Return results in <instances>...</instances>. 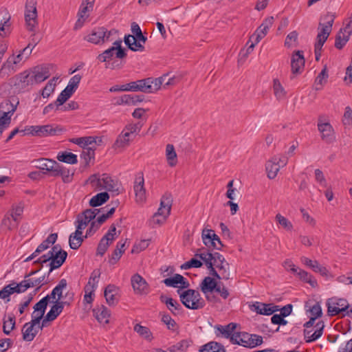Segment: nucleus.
Masks as SVG:
<instances>
[{"mask_svg":"<svg viewBox=\"0 0 352 352\" xmlns=\"http://www.w3.org/2000/svg\"><path fill=\"white\" fill-rule=\"evenodd\" d=\"M70 141L72 143L82 147L83 148L89 147V145L96 143L95 138L91 136L73 138Z\"/></svg>","mask_w":352,"mask_h":352,"instance_id":"nucleus-49","label":"nucleus"},{"mask_svg":"<svg viewBox=\"0 0 352 352\" xmlns=\"http://www.w3.org/2000/svg\"><path fill=\"white\" fill-rule=\"evenodd\" d=\"M67 282L66 279H61L58 284L53 289L54 292L58 296V298L56 300L60 301V298L63 296V290L67 287Z\"/></svg>","mask_w":352,"mask_h":352,"instance_id":"nucleus-62","label":"nucleus"},{"mask_svg":"<svg viewBox=\"0 0 352 352\" xmlns=\"http://www.w3.org/2000/svg\"><path fill=\"white\" fill-rule=\"evenodd\" d=\"M324 322L322 321L318 322L315 326V331L313 333L308 336L307 342H314L318 340L322 335L324 329Z\"/></svg>","mask_w":352,"mask_h":352,"instance_id":"nucleus-51","label":"nucleus"},{"mask_svg":"<svg viewBox=\"0 0 352 352\" xmlns=\"http://www.w3.org/2000/svg\"><path fill=\"white\" fill-rule=\"evenodd\" d=\"M328 73L327 67H324L322 71L319 73L315 80V89H322L323 85L327 82L328 78Z\"/></svg>","mask_w":352,"mask_h":352,"instance_id":"nucleus-46","label":"nucleus"},{"mask_svg":"<svg viewBox=\"0 0 352 352\" xmlns=\"http://www.w3.org/2000/svg\"><path fill=\"white\" fill-rule=\"evenodd\" d=\"M317 126L324 142L330 144L335 140L334 129L324 116L322 115L318 117Z\"/></svg>","mask_w":352,"mask_h":352,"instance_id":"nucleus-8","label":"nucleus"},{"mask_svg":"<svg viewBox=\"0 0 352 352\" xmlns=\"http://www.w3.org/2000/svg\"><path fill=\"white\" fill-rule=\"evenodd\" d=\"M56 158L59 162L69 164H76L78 163L77 155L67 151L59 152Z\"/></svg>","mask_w":352,"mask_h":352,"instance_id":"nucleus-34","label":"nucleus"},{"mask_svg":"<svg viewBox=\"0 0 352 352\" xmlns=\"http://www.w3.org/2000/svg\"><path fill=\"white\" fill-rule=\"evenodd\" d=\"M171 202L172 200L170 196L164 195L161 199L160 206L156 212H159L160 214L165 216L167 219L170 213Z\"/></svg>","mask_w":352,"mask_h":352,"instance_id":"nucleus-30","label":"nucleus"},{"mask_svg":"<svg viewBox=\"0 0 352 352\" xmlns=\"http://www.w3.org/2000/svg\"><path fill=\"white\" fill-rule=\"evenodd\" d=\"M46 283L47 281H45V275L38 278H26L21 281V284L24 292L32 287H36V292H37Z\"/></svg>","mask_w":352,"mask_h":352,"instance_id":"nucleus-24","label":"nucleus"},{"mask_svg":"<svg viewBox=\"0 0 352 352\" xmlns=\"http://www.w3.org/2000/svg\"><path fill=\"white\" fill-rule=\"evenodd\" d=\"M233 338L234 344H238L246 348L253 349L262 344L263 340L261 336L256 334H250L247 332H239L238 335Z\"/></svg>","mask_w":352,"mask_h":352,"instance_id":"nucleus-6","label":"nucleus"},{"mask_svg":"<svg viewBox=\"0 0 352 352\" xmlns=\"http://www.w3.org/2000/svg\"><path fill=\"white\" fill-rule=\"evenodd\" d=\"M55 66L53 64H46L34 67L32 69L34 81H36L37 84L45 81L50 76V71Z\"/></svg>","mask_w":352,"mask_h":352,"instance_id":"nucleus-17","label":"nucleus"},{"mask_svg":"<svg viewBox=\"0 0 352 352\" xmlns=\"http://www.w3.org/2000/svg\"><path fill=\"white\" fill-rule=\"evenodd\" d=\"M166 157L168 165L175 166L177 162V153L173 144H167L166 147Z\"/></svg>","mask_w":352,"mask_h":352,"instance_id":"nucleus-38","label":"nucleus"},{"mask_svg":"<svg viewBox=\"0 0 352 352\" xmlns=\"http://www.w3.org/2000/svg\"><path fill=\"white\" fill-rule=\"evenodd\" d=\"M23 205L21 203L18 204H13L12 206L11 210L8 213H9L14 221L19 223L21 216L23 212Z\"/></svg>","mask_w":352,"mask_h":352,"instance_id":"nucleus-47","label":"nucleus"},{"mask_svg":"<svg viewBox=\"0 0 352 352\" xmlns=\"http://www.w3.org/2000/svg\"><path fill=\"white\" fill-rule=\"evenodd\" d=\"M93 313L96 320L102 324H107L109 322L111 316L110 311L104 305H100L93 309Z\"/></svg>","mask_w":352,"mask_h":352,"instance_id":"nucleus-26","label":"nucleus"},{"mask_svg":"<svg viewBox=\"0 0 352 352\" xmlns=\"http://www.w3.org/2000/svg\"><path fill=\"white\" fill-rule=\"evenodd\" d=\"M99 212V209H87L83 212L80 213L75 221L77 232H79L78 230L80 231L84 230L88 223L96 218Z\"/></svg>","mask_w":352,"mask_h":352,"instance_id":"nucleus-13","label":"nucleus"},{"mask_svg":"<svg viewBox=\"0 0 352 352\" xmlns=\"http://www.w3.org/2000/svg\"><path fill=\"white\" fill-rule=\"evenodd\" d=\"M296 274L302 281L309 283L311 287H315L318 285L317 280L307 272L298 269Z\"/></svg>","mask_w":352,"mask_h":352,"instance_id":"nucleus-36","label":"nucleus"},{"mask_svg":"<svg viewBox=\"0 0 352 352\" xmlns=\"http://www.w3.org/2000/svg\"><path fill=\"white\" fill-rule=\"evenodd\" d=\"M116 50L111 47L109 49L104 50L102 53L98 56V59L100 62H107L112 59L114 54L116 55Z\"/></svg>","mask_w":352,"mask_h":352,"instance_id":"nucleus-54","label":"nucleus"},{"mask_svg":"<svg viewBox=\"0 0 352 352\" xmlns=\"http://www.w3.org/2000/svg\"><path fill=\"white\" fill-rule=\"evenodd\" d=\"M212 261L214 263H220V271L222 276L223 279L228 280L230 278V272L228 271L229 264L226 262L225 258L223 255H221L219 252L212 253Z\"/></svg>","mask_w":352,"mask_h":352,"instance_id":"nucleus-27","label":"nucleus"},{"mask_svg":"<svg viewBox=\"0 0 352 352\" xmlns=\"http://www.w3.org/2000/svg\"><path fill=\"white\" fill-rule=\"evenodd\" d=\"M94 2L95 0H83L80 6L77 16L87 19L89 16L88 13L93 10Z\"/></svg>","mask_w":352,"mask_h":352,"instance_id":"nucleus-33","label":"nucleus"},{"mask_svg":"<svg viewBox=\"0 0 352 352\" xmlns=\"http://www.w3.org/2000/svg\"><path fill=\"white\" fill-rule=\"evenodd\" d=\"M58 77H53L47 82L45 87L42 89L41 96L44 98H49L51 96V94L54 93L56 86V80H58Z\"/></svg>","mask_w":352,"mask_h":352,"instance_id":"nucleus-42","label":"nucleus"},{"mask_svg":"<svg viewBox=\"0 0 352 352\" xmlns=\"http://www.w3.org/2000/svg\"><path fill=\"white\" fill-rule=\"evenodd\" d=\"M15 316L13 315H9L8 319L3 318V331L6 335H9L12 330L15 327Z\"/></svg>","mask_w":352,"mask_h":352,"instance_id":"nucleus-50","label":"nucleus"},{"mask_svg":"<svg viewBox=\"0 0 352 352\" xmlns=\"http://www.w3.org/2000/svg\"><path fill=\"white\" fill-rule=\"evenodd\" d=\"M91 182L94 186H96L100 190L119 191L117 182L107 174H102L98 177L94 175L91 178Z\"/></svg>","mask_w":352,"mask_h":352,"instance_id":"nucleus-7","label":"nucleus"},{"mask_svg":"<svg viewBox=\"0 0 352 352\" xmlns=\"http://www.w3.org/2000/svg\"><path fill=\"white\" fill-rule=\"evenodd\" d=\"M280 168V165H278L276 162H274V159L272 157L268 160L265 165L268 178L271 179L275 178Z\"/></svg>","mask_w":352,"mask_h":352,"instance_id":"nucleus-35","label":"nucleus"},{"mask_svg":"<svg viewBox=\"0 0 352 352\" xmlns=\"http://www.w3.org/2000/svg\"><path fill=\"white\" fill-rule=\"evenodd\" d=\"M58 235L56 233L50 234L47 238L44 240L36 249V250L28 257H27L24 262H28L33 260L37 257L41 252L48 249L52 245H53L57 240Z\"/></svg>","mask_w":352,"mask_h":352,"instance_id":"nucleus-20","label":"nucleus"},{"mask_svg":"<svg viewBox=\"0 0 352 352\" xmlns=\"http://www.w3.org/2000/svg\"><path fill=\"white\" fill-rule=\"evenodd\" d=\"M336 19V14L328 12L322 16L321 19L323 22H320L318 25V33L316 36V42L318 45H324L327 40L331 30L332 26Z\"/></svg>","mask_w":352,"mask_h":352,"instance_id":"nucleus-4","label":"nucleus"},{"mask_svg":"<svg viewBox=\"0 0 352 352\" xmlns=\"http://www.w3.org/2000/svg\"><path fill=\"white\" fill-rule=\"evenodd\" d=\"M276 220L278 223L287 230H292L293 229V225L286 217H283L280 214L276 215Z\"/></svg>","mask_w":352,"mask_h":352,"instance_id":"nucleus-59","label":"nucleus"},{"mask_svg":"<svg viewBox=\"0 0 352 352\" xmlns=\"http://www.w3.org/2000/svg\"><path fill=\"white\" fill-rule=\"evenodd\" d=\"M129 143L130 142L128 140V139H126L122 135L120 134L114 142L113 148L115 149L123 148L128 146Z\"/></svg>","mask_w":352,"mask_h":352,"instance_id":"nucleus-63","label":"nucleus"},{"mask_svg":"<svg viewBox=\"0 0 352 352\" xmlns=\"http://www.w3.org/2000/svg\"><path fill=\"white\" fill-rule=\"evenodd\" d=\"M200 352H226L223 346L216 342H210L204 345L199 350Z\"/></svg>","mask_w":352,"mask_h":352,"instance_id":"nucleus-45","label":"nucleus"},{"mask_svg":"<svg viewBox=\"0 0 352 352\" xmlns=\"http://www.w3.org/2000/svg\"><path fill=\"white\" fill-rule=\"evenodd\" d=\"M163 283L168 287L179 288V290L181 289H186L190 286L188 281L179 274H176L172 277L165 278Z\"/></svg>","mask_w":352,"mask_h":352,"instance_id":"nucleus-23","label":"nucleus"},{"mask_svg":"<svg viewBox=\"0 0 352 352\" xmlns=\"http://www.w3.org/2000/svg\"><path fill=\"white\" fill-rule=\"evenodd\" d=\"M168 77V74H164L161 77L157 78L155 79H153L151 78H148L150 80V83H148L149 91L148 93H153L158 89H160L161 86L165 82L166 78Z\"/></svg>","mask_w":352,"mask_h":352,"instance_id":"nucleus-39","label":"nucleus"},{"mask_svg":"<svg viewBox=\"0 0 352 352\" xmlns=\"http://www.w3.org/2000/svg\"><path fill=\"white\" fill-rule=\"evenodd\" d=\"M188 342L182 340L180 342L169 347L170 352H185L188 347Z\"/></svg>","mask_w":352,"mask_h":352,"instance_id":"nucleus-55","label":"nucleus"},{"mask_svg":"<svg viewBox=\"0 0 352 352\" xmlns=\"http://www.w3.org/2000/svg\"><path fill=\"white\" fill-rule=\"evenodd\" d=\"M39 330L41 329L38 327H31V324L26 322L22 329L23 339L27 342L32 341Z\"/></svg>","mask_w":352,"mask_h":352,"instance_id":"nucleus-29","label":"nucleus"},{"mask_svg":"<svg viewBox=\"0 0 352 352\" xmlns=\"http://www.w3.org/2000/svg\"><path fill=\"white\" fill-rule=\"evenodd\" d=\"M160 300L165 303L167 308L173 313L175 314V311H179L182 309L181 305L175 300L164 296H160Z\"/></svg>","mask_w":352,"mask_h":352,"instance_id":"nucleus-44","label":"nucleus"},{"mask_svg":"<svg viewBox=\"0 0 352 352\" xmlns=\"http://www.w3.org/2000/svg\"><path fill=\"white\" fill-rule=\"evenodd\" d=\"M134 331L137 332L140 336L150 339L151 333L149 329L146 327L142 326L141 324H136L134 327Z\"/></svg>","mask_w":352,"mask_h":352,"instance_id":"nucleus-60","label":"nucleus"},{"mask_svg":"<svg viewBox=\"0 0 352 352\" xmlns=\"http://www.w3.org/2000/svg\"><path fill=\"white\" fill-rule=\"evenodd\" d=\"M82 76L80 74H76L72 77L67 87L64 89L67 92L73 95L78 87V85L81 80Z\"/></svg>","mask_w":352,"mask_h":352,"instance_id":"nucleus-48","label":"nucleus"},{"mask_svg":"<svg viewBox=\"0 0 352 352\" xmlns=\"http://www.w3.org/2000/svg\"><path fill=\"white\" fill-rule=\"evenodd\" d=\"M133 190L136 202L138 204L144 203L146 200V189L144 188V179L142 173H140L135 179Z\"/></svg>","mask_w":352,"mask_h":352,"instance_id":"nucleus-18","label":"nucleus"},{"mask_svg":"<svg viewBox=\"0 0 352 352\" xmlns=\"http://www.w3.org/2000/svg\"><path fill=\"white\" fill-rule=\"evenodd\" d=\"M131 285L135 293L146 294L148 292V286L146 280L139 274L131 277Z\"/></svg>","mask_w":352,"mask_h":352,"instance_id":"nucleus-25","label":"nucleus"},{"mask_svg":"<svg viewBox=\"0 0 352 352\" xmlns=\"http://www.w3.org/2000/svg\"><path fill=\"white\" fill-rule=\"evenodd\" d=\"M149 78H144L132 82L133 91H142L144 93H148L149 91Z\"/></svg>","mask_w":352,"mask_h":352,"instance_id":"nucleus-37","label":"nucleus"},{"mask_svg":"<svg viewBox=\"0 0 352 352\" xmlns=\"http://www.w3.org/2000/svg\"><path fill=\"white\" fill-rule=\"evenodd\" d=\"M100 276V270H94L89 277V281L86 285L93 286L94 288L96 289Z\"/></svg>","mask_w":352,"mask_h":352,"instance_id":"nucleus-61","label":"nucleus"},{"mask_svg":"<svg viewBox=\"0 0 352 352\" xmlns=\"http://www.w3.org/2000/svg\"><path fill=\"white\" fill-rule=\"evenodd\" d=\"M37 168L43 170L44 174L51 177H62L64 182H69L71 180L72 175L69 169L58 163L56 161L46 158L38 159L35 161Z\"/></svg>","mask_w":352,"mask_h":352,"instance_id":"nucleus-1","label":"nucleus"},{"mask_svg":"<svg viewBox=\"0 0 352 352\" xmlns=\"http://www.w3.org/2000/svg\"><path fill=\"white\" fill-rule=\"evenodd\" d=\"M11 16L5 8H0V38L8 36L10 32Z\"/></svg>","mask_w":352,"mask_h":352,"instance_id":"nucleus-19","label":"nucleus"},{"mask_svg":"<svg viewBox=\"0 0 352 352\" xmlns=\"http://www.w3.org/2000/svg\"><path fill=\"white\" fill-rule=\"evenodd\" d=\"M236 327V324L234 322H230L224 326L218 324L215 327L216 335L217 336L230 339V342L234 344V340L232 338H235L234 336L238 335L239 333L235 331Z\"/></svg>","mask_w":352,"mask_h":352,"instance_id":"nucleus-15","label":"nucleus"},{"mask_svg":"<svg viewBox=\"0 0 352 352\" xmlns=\"http://www.w3.org/2000/svg\"><path fill=\"white\" fill-rule=\"evenodd\" d=\"M63 131L61 127L56 124L35 125L26 127L28 134L40 138L57 135Z\"/></svg>","mask_w":352,"mask_h":352,"instance_id":"nucleus-5","label":"nucleus"},{"mask_svg":"<svg viewBox=\"0 0 352 352\" xmlns=\"http://www.w3.org/2000/svg\"><path fill=\"white\" fill-rule=\"evenodd\" d=\"M177 293L179 294L181 302L188 309H199L205 306V301L198 291L188 289L180 292L178 289Z\"/></svg>","mask_w":352,"mask_h":352,"instance_id":"nucleus-3","label":"nucleus"},{"mask_svg":"<svg viewBox=\"0 0 352 352\" xmlns=\"http://www.w3.org/2000/svg\"><path fill=\"white\" fill-rule=\"evenodd\" d=\"M349 39V38L347 36L343 34L342 30H340L336 36L335 47L338 50L342 49Z\"/></svg>","mask_w":352,"mask_h":352,"instance_id":"nucleus-53","label":"nucleus"},{"mask_svg":"<svg viewBox=\"0 0 352 352\" xmlns=\"http://www.w3.org/2000/svg\"><path fill=\"white\" fill-rule=\"evenodd\" d=\"M79 232H77V229L73 233H72L69 238V247L73 250H78L85 239L82 236V232L78 230Z\"/></svg>","mask_w":352,"mask_h":352,"instance_id":"nucleus-31","label":"nucleus"},{"mask_svg":"<svg viewBox=\"0 0 352 352\" xmlns=\"http://www.w3.org/2000/svg\"><path fill=\"white\" fill-rule=\"evenodd\" d=\"M6 287L10 295H12L15 293H24L21 282L16 283L14 281H12L11 283L6 285Z\"/></svg>","mask_w":352,"mask_h":352,"instance_id":"nucleus-56","label":"nucleus"},{"mask_svg":"<svg viewBox=\"0 0 352 352\" xmlns=\"http://www.w3.org/2000/svg\"><path fill=\"white\" fill-rule=\"evenodd\" d=\"M109 199V195L107 192H100L90 199L89 204L92 207L99 206L105 203Z\"/></svg>","mask_w":352,"mask_h":352,"instance_id":"nucleus-43","label":"nucleus"},{"mask_svg":"<svg viewBox=\"0 0 352 352\" xmlns=\"http://www.w3.org/2000/svg\"><path fill=\"white\" fill-rule=\"evenodd\" d=\"M19 81L25 86L37 84L36 81H34L32 69L29 71L26 70L21 73L19 74Z\"/></svg>","mask_w":352,"mask_h":352,"instance_id":"nucleus-40","label":"nucleus"},{"mask_svg":"<svg viewBox=\"0 0 352 352\" xmlns=\"http://www.w3.org/2000/svg\"><path fill=\"white\" fill-rule=\"evenodd\" d=\"M305 62L302 51L297 50L292 54L291 58V68L293 76H292L291 78H294L295 75L302 73L305 66Z\"/></svg>","mask_w":352,"mask_h":352,"instance_id":"nucleus-16","label":"nucleus"},{"mask_svg":"<svg viewBox=\"0 0 352 352\" xmlns=\"http://www.w3.org/2000/svg\"><path fill=\"white\" fill-rule=\"evenodd\" d=\"M122 41L121 39L116 40L113 43V47L116 50V57L119 59H122L126 56V51L122 47Z\"/></svg>","mask_w":352,"mask_h":352,"instance_id":"nucleus-52","label":"nucleus"},{"mask_svg":"<svg viewBox=\"0 0 352 352\" xmlns=\"http://www.w3.org/2000/svg\"><path fill=\"white\" fill-rule=\"evenodd\" d=\"M124 41L128 47L133 52H143L144 50V45L142 43H138L133 35H126Z\"/></svg>","mask_w":352,"mask_h":352,"instance_id":"nucleus-32","label":"nucleus"},{"mask_svg":"<svg viewBox=\"0 0 352 352\" xmlns=\"http://www.w3.org/2000/svg\"><path fill=\"white\" fill-rule=\"evenodd\" d=\"M14 111V108L10 102L6 101L0 104V135L10 124Z\"/></svg>","mask_w":352,"mask_h":352,"instance_id":"nucleus-12","label":"nucleus"},{"mask_svg":"<svg viewBox=\"0 0 352 352\" xmlns=\"http://www.w3.org/2000/svg\"><path fill=\"white\" fill-rule=\"evenodd\" d=\"M36 2L35 0H27L25 4V20L27 29L34 31L37 25Z\"/></svg>","mask_w":352,"mask_h":352,"instance_id":"nucleus-10","label":"nucleus"},{"mask_svg":"<svg viewBox=\"0 0 352 352\" xmlns=\"http://www.w3.org/2000/svg\"><path fill=\"white\" fill-rule=\"evenodd\" d=\"M327 311L329 316H336L339 314H344L349 308V303L344 298H337L336 297L329 298L327 302Z\"/></svg>","mask_w":352,"mask_h":352,"instance_id":"nucleus-11","label":"nucleus"},{"mask_svg":"<svg viewBox=\"0 0 352 352\" xmlns=\"http://www.w3.org/2000/svg\"><path fill=\"white\" fill-rule=\"evenodd\" d=\"M273 91L276 98L278 100L284 99L287 94L278 79H274L273 80Z\"/></svg>","mask_w":352,"mask_h":352,"instance_id":"nucleus-41","label":"nucleus"},{"mask_svg":"<svg viewBox=\"0 0 352 352\" xmlns=\"http://www.w3.org/2000/svg\"><path fill=\"white\" fill-rule=\"evenodd\" d=\"M24 56L20 51L19 54L16 56L12 54L9 56L5 63H3L0 69V76H3L4 74L9 73H14L16 71V65L23 60Z\"/></svg>","mask_w":352,"mask_h":352,"instance_id":"nucleus-14","label":"nucleus"},{"mask_svg":"<svg viewBox=\"0 0 352 352\" xmlns=\"http://www.w3.org/2000/svg\"><path fill=\"white\" fill-rule=\"evenodd\" d=\"M72 95L63 89L58 95L56 102L57 109H59Z\"/></svg>","mask_w":352,"mask_h":352,"instance_id":"nucleus-64","label":"nucleus"},{"mask_svg":"<svg viewBox=\"0 0 352 352\" xmlns=\"http://www.w3.org/2000/svg\"><path fill=\"white\" fill-rule=\"evenodd\" d=\"M18 224L19 223L14 221L12 219L9 213H7L2 220V226L8 228V230H12L16 228Z\"/></svg>","mask_w":352,"mask_h":352,"instance_id":"nucleus-58","label":"nucleus"},{"mask_svg":"<svg viewBox=\"0 0 352 352\" xmlns=\"http://www.w3.org/2000/svg\"><path fill=\"white\" fill-rule=\"evenodd\" d=\"M51 256V261L48 264L50 270L47 273V276L54 270L59 268L65 263L67 257V253L61 249L60 245H56L52 248Z\"/></svg>","mask_w":352,"mask_h":352,"instance_id":"nucleus-9","label":"nucleus"},{"mask_svg":"<svg viewBox=\"0 0 352 352\" xmlns=\"http://www.w3.org/2000/svg\"><path fill=\"white\" fill-rule=\"evenodd\" d=\"M274 21V19L273 16H269L265 19L261 25L256 29L254 34L251 36V40L255 38V42L259 43V41L267 35Z\"/></svg>","mask_w":352,"mask_h":352,"instance_id":"nucleus-21","label":"nucleus"},{"mask_svg":"<svg viewBox=\"0 0 352 352\" xmlns=\"http://www.w3.org/2000/svg\"><path fill=\"white\" fill-rule=\"evenodd\" d=\"M117 34L118 31L115 29L108 30L104 27H96L84 37V40L95 45H100L113 41Z\"/></svg>","mask_w":352,"mask_h":352,"instance_id":"nucleus-2","label":"nucleus"},{"mask_svg":"<svg viewBox=\"0 0 352 352\" xmlns=\"http://www.w3.org/2000/svg\"><path fill=\"white\" fill-rule=\"evenodd\" d=\"M65 302L56 300L54 305L51 307L45 318L43 320L42 324L38 327L39 329H42L45 326L47 321L54 320L63 311L64 309Z\"/></svg>","mask_w":352,"mask_h":352,"instance_id":"nucleus-22","label":"nucleus"},{"mask_svg":"<svg viewBox=\"0 0 352 352\" xmlns=\"http://www.w3.org/2000/svg\"><path fill=\"white\" fill-rule=\"evenodd\" d=\"M342 122V124L345 126V127H352V109L350 107H346L345 108Z\"/></svg>","mask_w":352,"mask_h":352,"instance_id":"nucleus-57","label":"nucleus"},{"mask_svg":"<svg viewBox=\"0 0 352 352\" xmlns=\"http://www.w3.org/2000/svg\"><path fill=\"white\" fill-rule=\"evenodd\" d=\"M218 283L217 280L210 276H206L204 278L200 284V288L201 292L208 297V294L212 293L215 291Z\"/></svg>","mask_w":352,"mask_h":352,"instance_id":"nucleus-28","label":"nucleus"}]
</instances>
